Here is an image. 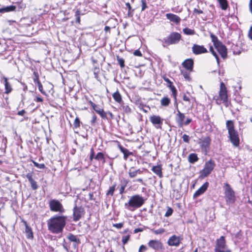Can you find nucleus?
<instances>
[{"label":"nucleus","instance_id":"obj_54","mask_svg":"<svg viewBox=\"0 0 252 252\" xmlns=\"http://www.w3.org/2000/svg\"><path fill=\"white\" fill-rule=\"evenodd\" d=\"M37 86H38V89H39V91L42 94H45V92L43 91V86L41 84V83H39L38 84H37Z\"/></svg>","mask_w":252,"mask_h":252},{"label":"nucleus","instance_id":"obj_45","mask_svg":"<svg viewBox=\"0 0 252 252\" xmlns=\"http://www.w3.org/2000/svg\"><path fill=\"white\" fill-rule=\"evenodd\" d=\"M98 114L100 115L103 119H108V118L107 117V112H104L103 109L101 110V111H98Z\"/></svg>","mask_w":252,"mask_h":252},{"label":"nucleus","instance_id":"obj_31","mask_svg":"<svg viewBox=\"0 0 252 252\" xmlns=\"http://www.w3.org/2000/svg\"><path fill=\"white\" fill-rule=\"evenodd\" d=\"M215 48H214L212 46H211L210 47V49H209V50L211 52V53L212 54V55L215 57L216 60H217V63H218V64L219 65L220 64V60H219V56L217 54V51H215Z\"/></svg>","mask_w":252,"mask_h":252},{"label":"nucleus","instance_id":"obj_29","mask_svg":"<svg viewBox=\"0 0 252 252\" xmlns=\"http://www.w3.org/2000/svg\"><path fill=\"white\" fill-rule=\"evenodd\" d=\"M112 96L114 100L118 103H120L122 101L121 95L118 91L115 92Z\"/></svg>","mask_w":252,"mask_h":252},{"label":"nucleus","instance_id":"obj_43","mask_svg":"<svg viewBox=\"0 0 252 252\" xmlns=\"http://www.w3.org/2000/svg\"><path fill=\"white\" fill-rule=\"evenodd\" d=\"M122 109H123V111L125 113H126L127 114H128L131 112L130 108L129 107V106H128L127 105H125L124 104L122 105Z\"/></svg>","mask_w":252,"mask_h":252},{"label":"nucleus","instance_id":"obj_39","mask_svg":"<svg viewBox=\"0 0 252 252\" xmlns=\"http://www.w3.org/2000/svg\"><path fill=\"white\" fill-rule=\"evenodd\" d=\"M94 159L97 160H103V162H105V159L104 155L101 152H99L97 154L96 156L94 157Z\"/></svg>","mask_w":252,"mask_h":252},{"label":"nucleus","instance_id":"obj_19","mask_svg":"<svg viewBox=\"0 0 252 252\" xmlns=\"http://www.w3.org/2000/svg\"><path fill=\"white\" fill-rule=\"evenodd\" d=\"M185 119L184 114L181 113L178 109L176 115V120L179 127H182L184 126V122Z\"/></svg>","mask_w":252,"mask_h":252},{"label":"nucleus","instance_id":"obj_58","mask_svg":"<svg viewBox=\"0 0 252 252\" xmlns=\"http://www.w3.org/2000/svg\"><path fill=\"white\" fill-rule=\"evenodd\" d=\"M192 122V120L190 118H187L186 120L184 122V125L187 126L189 125Z\"/></svg>","mask_w":252,"mask_h":252},{"label":"nucleus","instance_id":"obj_46","mask_svg":"<svg viewBox=\"0 0 252 252\" xmlns=\"http://www.w3.org/2000/svg\"><path fill=\"white\" fill-rule=\"evenodd\" d=\"M130 238V235L128 234L127 235H124L122 236V242L123 244H126L127 242L129 241Z\"/></svg>","mask_w":252,"mask_h":252},{"label":"nucleus","instance_id":"obj_15","mask_svg":"<svg viewBox=\"0 0 252 252\" xmlns=\"http://www.w3.org/2000/svg\"><path fill=\"white\" fill-rule=\"evenodd\" d=\"M150 120L157 128H161V125L162 124V120L160 116L153 115L150 118Z\"/></svg>","mask_w":252,"mask_h":252},{"label":"nucleus","instance_id":"obj_38","mask_svg":"<svg viewBox=\"0 0 252 252\" xmlns=\"http://www.w3.org/2000/svg\"><path fill=\"white\" fill-rule=\"evenodd\" d=\"M116 184H114L112 186L109 188V190L106 193L107 195H111L113 196L114 194V192L116 189Z\"/></svg>","mask_w":252,"mask_h":252},{"label":"nucleus","instance_id":"obj_51","mask_svg":"<svg viewBox=\"0 0 252 252\" xmlns=\"http://www.w3.org/2000/svg\"><path fill=\"white\" fill-rule=\"evenodd\" d=\"M173 211V209L171 208H168L165 214V217H168L170 216L172 214Z\"/></svg>","mask_w":252,"mask_h":252},{"label":"nucleus","instance_id":"obj_61","mask_svg":"<svg viewBox=\"0 0 252 252\" xmlns=\"http://www.w3.org/2000/svg\"><path fill=\"white\" fill-rule=\"evenodd\" d=\"M94 150L93 148H92L91 151L90 157V158L91 160H92L94 158Z\"/></svg>","mask_w":252,"mask_h":252},{"label":"nucleus","instance_id":"obj_44","mask_svg":"<svg viewBox=\"0 0 252 252\" xmlns=\"http://www.w3.org/2000/svg\"><path fill=\"white\" fill-rule=\"evenodd\" d=\"M80 121L78 117H76L75 120L73 123L74 128H77L80 126Z\"/></svg>","mask_w":252,"mask_h":252},{"label":"nucleus","instance_id":"obj_13","mask_svg":"<svg viewBox=\"0 0 252 252\" xmlns=\"http://www.w3.org/2000/svg\"><path fill=\"white\" fill-rule=\"evenodd\" d=\"M211 138L209 136H207L202 139H200L198 142L199 144L203 150L207 151L210 145Z\"/></svg>","mask_w":252,"mask_h":252},{"label":"nucleus","instance_id":"obj_59","mask_svg":"<svg viewBox=\"0 0 252 252\" xmlns=\"http://www.w3.org/2000/svg\"><path fill=\"white\" fill-rule=\"evenodd\" d=\"M203 13V11L201 10H198L196 8H194L193 10L194 14H200Z\"/></svg>","mask_w":252,"mask_h":252},{"label":"nucleus","instance_id":"obj_53","mask_svg":"<svg viewBox=\"0 0 252 252\" xmlns=\"http://www.w3.org/2000/svg\"><path fill=\"white\" fill-rule=\"evenodd\" d=\"M99 71V68H97L96 67H94V77L97 79H98V74Z\"/></svg>","mask_w":252,"mask_h":252},{"label":"nucleus","instance_id":"obj_6","mask_svg":"<svg viewBox=\"0 0 252 252\" xmlns=\"http://www.w3.org/2000/svg\"><path fill=\"white\" fill-rule=\"evenodd\" d=\"M215 166V162L212 159L206 162L204 168L200 172V177L204 178L207 177L213 171Z\"/></svg>","mask_w":252,"mask_h":252},{"label":"nucleus","instance_id":"obj_63","mask_svg":"<svg viewBox=\"0 0 252 252\" xmlns=\"http://www.w3.org/2000/svg\"><path fill=\"white\" fill-rule=\"evenodd\" d=\"M34 100L36 102H42L43 100L41 97L36 96V98L34 99Z\"/></svg>","mask_w":252,"mask_h":252},{"label":"nucleus","instance_id":"obj_20","mask_svg":"<svg viewBox=\"0 0 252 252\" xmlns=\"http://www.w3.org/2000/svg\"><path fill=\"white\" fill-rule=\"evenodd\" d=\"M166 17L171 22L175 23L177 25L179 24L181 21V18L178 15L172 13H167Z\"/></svg>","mask_w":252,"mask_h":252},{"label":"nucleus","instance_id":"obj_41","mask_svg":"<svg viewBox=\"0 0 252 252\" xmlns=\"http://www.w3.org/2000/svg\"><path fill=\"white\" fill-rule=\"evenodd\" d=\"M81 11L79 9H77L75 12V17L76 18V22L80 23V22Z\"/></svg>","mask_w":252,"mask_h":252},{"label":"nucleus","instance_id":"obj_30","mask_svg":"<svg viewBox=\"0 0 252 252\" xmlns=\"http://www.w3.org/2000/svg\"><path fill=\"white\" fill-rule=\"evenodd\" d=\"M222 10L227 9L228 4L227 0H218Z\"/></svg>","mask_w":252,"mask_h":252},{"label":"nucleus","instance_id":"obj_16","mask_svg":"<svg viewBox=\"0 0 252 252\" xmlns=\"http://www.w3.org/2000/svg\"><path fill=\"white\" fill-rule=\"evenodd\" d=\"M148 246L156 251H158L162 249V244L158 240H150L148 243Z\"/></svg>","mask_w":252,"mask_h":252},{"label":"nucleus","instance_id":"obj_10","mask_svg":"<svg viewBox=\"0 0 252 252\" xmlns=\"http://www.w3.org/2000/svg\"><path fill=\"white\" fill-rule=\"evenodd\" d=\"M84 209L81 207H77L76 205L73 208V220L75 221L79 220L84 215Z\"/></svg>","mask_w":252,"mask_h":252},{"label":"nucleus","instance_id":"obj_8","mask_svg":"<svg viewBox=\"0 0 252 252\" xmlns=\"http://www.w3.org/2000/svg\"><path fill=\"white\" fill-rule=\"evenodd\" d=\"M49 206L52 212L63 213L65 210L62 203L57 199H51L49 202Z\"/></svg>","mask_w":252,"mask_h":252},{"label":"nucleus","instance_id":"obj_42","mask_svg":"<svg viewBox=\"0 0 252 252\" xmlns=\"http://www.w3.org/2000/svg\"><path fill=\"white\" fill-rule=\"evenodd\" d=\"M126 5L128 8V13L127 15L128 17H132L133 16V10H131V7L130 6V4L129 2H127L126 4Z\"/></svg>","mask_w":252,"mask_h":252},{"label":"nucleus","instance_id":"obj_32","mask_svg":"<svg viewBox=\"0 0 252 252\" xmlns=\"http://www.w3.org/2000/svg\"><path fill=\"white\" fill-rule=\"evenodd\" d=\"M170 103V99L168 97H164L160 100L161 105L163 106H167Z\"/></svg>","mask_w":252,"mask_h":252},{"label":"nucleus","instance_id":"obj_9","mask_svg":"<svg viewBox=\"0 0 252 252\" xmlns=\"http://www.w3.org/2000/svg\"><path fill=\"white\" fill-rule=\"evenodd\" d=\"M219 97L225 105L227 106L228 95L227 91L225 84L221 82L220 84V88L219 91Z\"/></svg>","mask_w":252,"mask_h":252},{"label":"nucleus","instance_id":"obj_17","mask_svg":"<svg viewBox=\"0 0 252 252\" xmlns=\"http://www.w3.org/2000/svg\"><path fill=\"white\" fill-rule=\"evenodd\" d=\"M193 60L192 59H186L182 63L183 67L189 72L193 71Z\"/></svg>","mask_w":252,"mask_h":252},{"label":"nucleus","instance_id":"obj_52","mask_svg":"<svg viewBox=\"0 0 252 252\" xmlns=\"http://www.w3.org/2000/svg\"><path fill=\"white\" fill-rule=\"evenodd\" d=\"M183 141L186 143H189L190 138L189 136L187 134H184L182 136Z\"/></svg>","mask_w":252,"mask_h":252},{"label":"nucleus","instance_id":"obj_34","mask_svg":"<svg viewBox=\"0 0 252 252\" xmlns=\"http://www.w3.org/2000/svg\"><path fill=\"white\" fill-rule=\"evenodd\" d=\"M167 87L170 89V90L172 92V95L174 96V99L175 101H176V99H177L176 95L177 94V90H176V88L172 84H170V85H167Z\"/></svg>","mask_w":252,"mask_h":252},{"label":"nucleus","instance_id":"obj_11","mask_svg":"<svg viewBox=\"0 0 252 252\" xmlns=\"http://www.w3.org/2000/svg\"><path fill=\"white\" fill-rule=\"evenodd\" d=\"M183 238L181 237L173 235L169 237L167 241V244L170 246L178 247L179 246Z\"/></svg>","mask_w":252,"mask_h":252},{"label":"nucleus","instance_id":"obj_1","mask_svg":"<svg viewBox=\"0 0 252 252\" xmlns=\"http://www.w3.org/2000/svg\"><path fill=\"white\" fill-rule=\"evenodd\" d=\"M67 217L55 215L47 221L48 229L53 234L62 233L65 226Z\"/></svg>","mask_w":252,"mask_h":252},{"label":"nucleus","instance_id":"obj_26","mask_svg":"<svg viewBox=\"0 0 252 252\" xmlns=\"http://www.w3.org/2000/svg\"><path fill=\"white\" fill-rule=\"evenodd\" d=\"M119 147L121 152L124 154V158L125 159H126L129 156L132 155V153L129 152L127 149L123 147L122 146H120Z\"/></svg>","mask_w":252,"mask_h":252},{"label":"nucleus","instance_id":"obj_14","mask_svg":"<svg viewBox=\"0 0 252 252\" xmlns=\"http://www.w3.org/2000/svg\"><path fill=\"white\" fill-rule=\"evenodd\" d=\"M192 51L195 55H199L207 53V50L203 45L194 44L192 47Z\"/></svg>","mask_w":252,"mask_h":252},{"label":"nucleus","instance_id":"obj_21","mask_svg":"<svg viewBox=\"0 0 252 252\" xmlns=\"http://www.w3.org/2000/svg\"><path fill=\"white\" fill-rule=\"evenodd\" d=\"M26 177L31 183L32 189L33 190L36 189L38 188V186L37 185L36 182L33 180L32 178V174L31 173H29L26 174Z\"/></svg>","mask_w":252,"mask_h":252},{"label":"nucleus","instance_id":"obj_24","mask_svg":"<svg viewBox=\"0 0 252 252\" xmlns=\"http://www.w3.org/2000/svg\"><path fill=\"white\" fill-rule=\"evenodd\" d=\"M152 170L159 178H162L163 177L161 165L154 166L152 168Z\"/></svg>","mask_w":252,"mask_h":252},{"label":"nucleus","instance_id":"obj_50","mask_svg":"<svg viewBox=\"0 0 252 252\" xmlns=\"http://www.w3.org/2000/svg\"><path fill=\"white\" fill-rule=\"evenodd\" d=\"M118 62L121 67H124L125 66V61L123 58H120L117 57Z\"/></svg>","mask_w":252,"mask_h":252},{"label":"nucleus","instance_id":"obj_22","mask_svg":"<svg viewBox=\"0 0 252 252\" xmlns=\"http://www.w3.org/2000/svg\"><path fill=\"white\" fill-rule=\"evenodd\" d=\"M22 221L25 226V233L28 239H32L33 237V232L31 227L28 225L26 221L23 220Z\"/></svg>","mask_w":252,"mask_h":252},{"label":"nucleus","instance_id":"obj_48","mask_svg":"<svg viewBox=\"0 0 252 252\" xmlns=\"http://www.w3.org/2000/svg\"><path fill=\"white\" fill-rule=\"evenodd\" d=\"M33 163L35 167L39 169H44L45 168V165L43 163L39 164L35 161H33Z\"/></svg>","mask_w":252,"mask_h":252},{"label":"nucleus","instance_id":"obj_37","mask_svg":"<svg viewBox=\"0 0 252 252\" xmlns=\"http://www.w3.org/2000/svg\"><path fill=\"white\" fill-rule=\"evenodd\" d=\"M183 31L184 34L186 35H193L195 34V32L193 30L189 29L188 28H184Z\"/></svg>","mask_w":252,"mask_h":252},{"label":"nucleus","instance_id":"obj_3","mask_svg":"<svg viewBox=\"0 0 252 252\" xmlns=\"http://www.w3.org/2000/svg\"><path fill=\"white\" fill-rule=\"evenodd\" d=\"M228 130V137L233 146L237 147L240 144V139L238 131L235 129L234 123L231 120H228L226 123Z\"/></svg>","mask_w":252,"mask_h":252},{"label":"nucleus","instance_id":"obj_28","mask_svg":"<svg viewBox=\"0 0 252 252\" xmlns=\"http://www.w3.org/2000/svg\"><path fill=\"white\" fill-rule=\"evenodd\" d=\"M188 159L190 163H194L198 160V158L196 154L192 153L189 155Z\"/></svg>","mask_w":252,"mask_h":252},{"label":"nucleus","instance_id":"obj_36","mask_svg":"<svg viewBox=\"0 0 252 252\" xmlns=\"http://www.w3.org/2000/svg\"><path fill=\"white\" fill-rule=\"evenodd\" d=\"M210 37L212 39V41L213 42L214 46L218 45V44L220 43L221 42L220 41L218 38V37L214 34L211 33L210 35Z\"/></svg>","mask_w":252,"mask_h":252},{"label":"nucleus","instance_id":"obj_23","mask_svg":"<svg viewBox=\"0 0 252 252\" xmlns=\"http://www.w3.org/2000/svg\"><path fill=\"white\" fill-rule=\"evenodd\" d=\"M142 173V171L140 169H135L134 167L130 168L128 171V175L130 178H134L138 174H141Z\"/></svg>","mask_w":252,"mask_h":252},{"label":"nucleus","instance_id":"obj_12","mask_svg":"<svg viewBox=\"0 0 252 252\" xmlns=\"http://www.w3.org/2000/svg\"><path fill=\"white\" fill-rule=\"evenodd\" d=\"M215 49L217 52H218L221 56V57L223 59H225L227 56V48L224 45H223L221 42L219 44H218L216 46H215Z\"/></svg>","mask_w":252,"mask_h":252},{"label":"nucleus","instance_id":"obj_4","mask_svg":"<svg viewBox=\"0 0 252 252\" xmlns=\"http://www.w3.org/2000/svg\"><path fill=\"white\" fill-rule=\"evenodd\" d=\"M181 38V34L177 32H171L168 36L162 39H159L162 43V46L166 47L168 45L178 44Z\"/></svg>","mask_w":252,"mask_h":252},{"label":"nucleus","instance_id":"obj_47","mask_svg":"<svg viewBox=\"0 0 252 252\" xmlns=\"http://www.w3.org/2000/svg\"><path fill=\"white\" fill-rule=\"evenodd\" d=\"M165 231V229L164 228H159L158 229L153 230V232L155 234H157V235L161 234L163 233Z\"/></svg>","mask_w":252,"mask_h":252},{"label":"nucleus","instance_id":"obj_27","mask_svg":"<svg viewBox=\"0 0 252 252\" xmlns=\"http://www.w3.org/2000/svg\"><path fill=\"white\" fill-rule=\"evenodd\" d=\"M4 80L5 93L8 94L12 91V89L11 86V85L8 82L7 79L6 78H4Z\"/></svg>","mask_w":252,"mask_h":252},{"label":"nucleus","instance_id":"obj_35","mask_svg":"<svg viewBox=\"0 0 252 252\" xmlns=\"http://www.w3.org/2000/svg\"><path fill=\"white\" fill-rule=\"evenodd\" d=\"M68 239L71 242H76L77 243H80V240L79 239L77 238V237L72 234H69V235L67 237Z\"/></svg>","mask_w":252,"mask_h":252},{"label":"nucleus","instance_id":"obj_56","mask_svg":"<svg viewBox=\"0 0 252 252\" xmlns=\"http://www.w3.org/2000/svg\"><path fill=\"white\" fill-rule=\"evenodd\" d=\"M147 250V247L145 246L142 245L139 248L138 252H143L146 251Z\"/></svg>","mask_w":252,"mask_h":252},{"label":"nucleus","instance_id":"obj_5","mask_svg":"<svg viewBox=\"0 0 252 252\" xmlns=\"http://www.w3.org/2000/svg\"><path fill=\"white\" fill-rule=\"evenodd\" d=\"M224 195L227 204H232L235 201L234 191L228 183L224 184Z\"/></svg>","mask_w":252,"mask_h":252},{"label":"nucleus","instance_id":"obj_18","mask_svg":"<svg viewBox=\"0 0 252 252\" xmlns=\"http://www.w3.org/2000/svg\"><path fill=\"white\" fill-rule=\"evenodd\" d=\"M209 186V183L206 182H205L201 187L199 188L198 189H197L195 192L193 194V198H195L202 194L207 189Z\"/></svg>","mask_w":252,"mask_h":252},{"label":"nucleus","instance_id":"obj_55","mask_svg":"<svg viewBox=\"0 0 252 252\" xmlns=\"http://www.w3.org/2000/svg\"><path fill=\"white\" fill-rule=\"evenodd\" d=\"M113 225L114 227H115L118 229H121L123 226V223L122 222L118 223H115V224H113Z\"/></svg>","mask_w":252,"mask_h":252},{"label":"nucleus","instance_id":"obj_57","mask_svg":"<svg viewBox=\"0 0 252 252\" xmlns=\"http://www.w3.org/2000/svg\"><path fill=\"white\" fill-rule=\"evenodd\" d=\"M133 54H134V55H135L136 56H138V57H141L142 56L141 52L139 50H135L133 52Z\"/></svg>","mask_w":252,"mask_h":252},{"label":"nucleus","instance_id":"obj_49","mask_svg":"<svg viewBox=\"0 0 252 252\" xmlns=\"http://www.w3.org/2000/svg\"><path fill=\"white\" fill-rule=\"evenodd\" d=\"M141 6L142 11L145 10L148 7L146 0H141Z\"/></svg>","mask_w":252,"mask_h":252},{"label":"nucleus","instance_id":"obj_33","mask_svg":"<svg viewBox=\"0 0 252 252\" xmlns=\"http://www.w3.org/2000/svg\"><path fill=\"white\" fill-rule=\"evenodd\" d=\"M189 71L188 70H181V74L184 76L185 79L189 81L190 79V73Z\"/></svg>","mask_w":252,"mask_h":252},{"label":"nucleus","instance_id":"obj_62","mask_svg":"<svg viewBox=\"0 0 252 252\" xmlns=\"http://www.w3.org/2000/svg\"><path fill=\"white\" fill-rule=\"evenodd\" d=\"M93 109L98 114V111H101L103 109L100 108L99 107H98L97 105H96V107H93Z\"/></svg>","mask_w":252,"mask_h":252},{"label":"nucleus","instance_id":"obj_40","mask_svg":"<svg viewBox=\"0 0 252 252\" xmlns=\"http://www.w3.org/2000/svg\"><path fill=\"white\" fill-rule=\"evenodd\" d=\"M127 182L126 181H125L124 183L121 184V187L119 189V193L121 194H123L125 192V189L127 185Z\"/></svg>","mask_w":252,"mask_h":252},{"label":"nucleus","instance_id":"obj_2","mask_svg":"<svg viewBox=\"0 0 252 252\" xmlns=\"http://www.w3.org/2000/svg\"><path fill=\"white\" fill-rule=\"evenodd\" d=\"M145 199L139 194H135L129 197L127 202L124 204L125 208L130 211H134L141 207L144 203Z\"/></svg>","mask_w":252,"mask_h":252},{"label":"nucleus","instance_id":"obj_60","mask_svg":"<svg viewBox=\"0 0 252 252\" xmlns=\"http://www.w3.org/2000/svg\"><path fill=\"white\" fill-rule=\"evenodd\" d=\"M96 115H94L93 116L92 119V120H91V125H92V126H94V123H95V122H96Z\"/></svg>","mask_w":252,"mask_h":252},{"label":"nucleus","instance_id":"obj_64","mask_svg":"<svg viewBox=\"0 0 252 252\" xmlns=\"http://www.w3.org/2000/svg\"><path fill=\"white\" fill-rule=\"evenodd\" d=\"M249 36L252 40V25L249 32Z\"/></svg>","mask_w":252,"mask_h":252},{"label":"nucleus","instance_id":"obj_25","mask_svg":"<svg viewBox=\"0 0 252 252\" xmlns=\"http://www.w3.org/2000/svg\"><path fill=\"white\" fill-rule=\"evenodd\" d=\"M16 7L14 5H9L0 8V13L8 12L15 11Z\"/></svg>","mask_w":252,"mask_h":252},{"label":"nucleus","instance_id":"obj_7","mask_svg":"<svg viewBox=\"0 0 252 252\" xmlns=\"http://www.w3.org/2000/svg\"><path fill=\"white\" fill-rule=\"evenodd\" d=\"M215 252H231L226 245L225 237L221 236L216 241V245L215 248Z\"/></svg>","mask_w":252,"mask_h":252}]
</instances>
